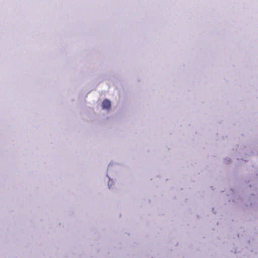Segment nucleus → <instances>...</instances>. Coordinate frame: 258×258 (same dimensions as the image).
<instances>
[{"mask_svg": "<svg viewBox=\"0 0 258 258\" xmlns=\"http://www.w3.org/2000/svg\"><path fill=\"white\" fill-rule=\"evenodd\" d=\"M102 108L103 109H109L111 106V102L108 99H104L102 102Z\"/></svg>", "mask_w": 258, "mask_h": 258, "instance_id": "f257e3e1", "label": "nucleus"}]
</instances>
